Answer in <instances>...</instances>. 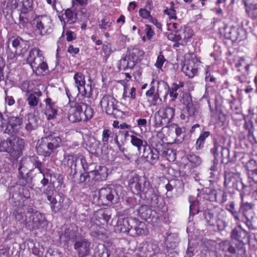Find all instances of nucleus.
<instances>
[{"label": "nucleus", "mask_w": 257, "mask_h": 257, "mask_svg": "<svg viewBox=\"0 0 257 257\" xmlns=\"http://www.w3.org/2000/svg\"><path fill=\"white\" fill-rule=\"evenodd\" d=\"M163 143L162 140H160L158 137H152L149 140L150 146H148V147H151L152 149L159 153V154L162 152V154L165 155V153H166L167 155H169V157L167 159L170 161H173L176 158L175 152L171 149H167V151H165Z\"/></svg>", "instance_id": "12"}, {"label": "nucleus", "mask_w": 257, "mask_h": 257, "mask_svg": "<svg viewBox=\"0 0 257 257\" xmlns=\"http://www.w3.org/2000/svg\"><path fill=\"white\" fill-rule=\"evenodd\" d=\"M94 178L98 181L105 180L107 176V169L105 166H96L93 174Z\"/></svg>", "instance_id": "31"}, {"label": "nucleus", "mask_w": 257, "mask_h": 257, "mask_svg": "<svg viewBox=\"0 0 257 257\" xmlns=\"http://www.w3.org/2000/svg\"><path fill=\"white\" fill-rule=\"evenodd\" d=\"M44 138L54 152L62 145L61 137L55 133L51 132Z\"/></svg>", "instance_id": "26"}, {"label": "nucleus", "mask_w": 257, "mask_h": 257, "mask_svg": "<svg viewBox=\"0 0 257 257\" xmlns=\"http://www.w3.org/2000/svg\"><path fill=\"white\" fill-rule=\"evenodd\" d=\"M111 134L112 133L109 130L104 129L103 131L102 135V140L104 145L107 144L108 143L109 139V138L111 137Z\"/></svg>", "instance_id": "62"}, {"label": "nucleus", "mask_w": 257, "mask_h": 257, "mask_svg": "<svg viewBox=\"0 0 257 257\" xmlns=\"http://www.w3.org/2000/svg\"><path fill=\"white\" fill-rule=\"evenodd\" d=\"M155 119V126L156 127H161L163 125H166L168 123H165V120L163 119L159 112L158 111L155 113L154 115Z\"/></svg>", "instance_id": "55"}, {"label": "nucleus", "mask_w": 257, "mask_h": 257, "mask_svg": "<svg viewBox=\"0 0 257 257\" xmlns=\"http://www.w3.org/2000/svg\"><path fill=\"white\" fill-rule=\"evenodd\" d=\"M145 248H146L150 257H153L155 253L158 251V246L153 243H148L146 246H145Z\"/></svg>", "instance_id": "54"}, {"label": "nucleus", "mask_w": 257, "mask_h": 257, "mask_svg": "<svg viewBox=\"0 0 257 257\" xmlns=\"http://www.w3.org/2000/svg\"><path fill=\"white\" fill-rule=\"evenodd\" d=\"M12 45L18 52V55H24L29 48V42L24 40L19 37L14 38L12 40Z\"/></svg>", "instance_id": "25"}, {"label": "nucleus", "mask_w": 257, "mask_h": 257, "mask_svg": "<svg viewBox=\"0 0 257 257\" xmlns=\"http://www.w3.org/2000/svg\"><path fill=\"white\" fill-rule=\"evenodd\" d=\"M57 195H55L51 200H49L50 207L53 212L56 213L63 211L62 208L60 204Z\"/></svg>", "instance_id": "43"}, {"label": "nucleus", "mask_w": 257, "mask_h": 257, "mask_svg": "<svg viewBox=\"0 0 257 257\" xmlns=\"http://www.w3.org/2000/svg\"><path fill=\"white\" fill-rule=\"evenodd\" d=\"M30 215L26 217L24 225L30 230H36L45 228L47 226V221L45 215L39 211H34L32 208L27 211Z\"/></svg>", "instance_id": "6"}, {"label": "nucleus", "mask_w": 257, "mask_h": 257, "mask_svg": "<svg viewBox=\"0 0 257 257\" xmlns=\"http://www.w3.org/2000/svg\"><path fill=\"white\" fill-rule=\"evenodd\" d=\"M193 31L189 27L183 26L175 31V34L170 33L167 38L171 41H182V44L186 45L188 41L193 36Z\"/></svg>", "instance_id": "11"}, {"label": "nucleus", "mask_w": 257, "mask_h": 257, "mask_svg": "<svg viewBox=\"0 0 257 257\" xmlns=\"http://www.w3.org/2000/svg\"><path fill=\"white\" fill-rule=\"evenodd\" d=\"M166 244L168 247L174 248L176 247L179 241V239L177 235L175 234H170L166 238Z\"/></svg>", "instance_id": "47"}, {"label": "nucleus", "mask_w": 257, "mask_h": 257, "mask_svg": "<svg viewBox=\"0 0 257 257\" xmlns=\"http://www.w3.org/2000/svg\"><path fill=\"white\" fill-rule=\"evenodd\" d=\"M144 55V52L142 50L137 47H134L128 56L132 61L135 63V65H136L137 63L142 60Z\"/></svg>", "instance_id": "37"}, {"label": "nucleus", "mask_w": 257, "mask_h": 257, "mask_svg": "<svg viewBox=\"0 0 257 257\" xmlns=\"http://www.w3.org/2000/svg\"><path fill=\"white\" fill-rule=\"evenodd\" d=\"M175 131L176 135V138L175 139L176 141L178 143H181L183 141L185 137L184 132L183 131V129L177 125H176Z\"/></svg>", "instance_id": "57"}, {"label": "nucleus", "mask_w": 257, "mask_h": 257, "mask_svg": "<svg viewBox=\"0 0 257 257\" xmlns=\"http://www.w3.org/2000/svg\"><path fill=\"white\" fill-rule=\"evenodd\" d=\"M139 215L146 221H151L156 212L153 211L147 205H143L138 209Z\"/></svg>", "instance_id": "30"}, {"label": "nucleus", "mask_w": 257, "mask_h": 257, "mask_svg": "<svg viewBox=\"0 0 257 257\" xmlns=\"http://www.w3.org/2000/svg\"><path fill=\"white\" fill-rule=\"evenodd\" d=\"M13 206L17 207L14 212L13 215L17 221L24 225V220L27 216L25 215L24 204L22 206L15 205V203H12Z\"/></svg>", "instance_id": "33"}, {"label": "nucleus", "mask_w": 257, "mask_h": 257, "mask_svg": "<svg viewBox=\"0 0 257 257\" xmlns=\"http://www.w3.org/2000/svg\"><path fill=\"white\" fill-rule=\"evenodd\" d=\"M99 146L100 142L96 141L94 138L89 140L88 146L91 154L98 155L100 150Z\"/></svg>", "instance_id": "46"}, {"label": "nucleus", "mask_w": 257, "mask_h": 257, "mask_svg": "<svg viewBox=\"0 0 257 257\" xmlns=\"http://www.w3.org/2000/svg\"><path fill=\"white\" fill-rule=\"evenodd\" d=\"M210 135L209 131H205L201 133L196 141L195 144V148L197 150H199L203 148L205 141Z\"/></svg>", "instance_id": "44"}, {"label": "nucleus", "mask_w": 257, "mask_h": 257, "mask_svg": "<svg viewBox=\"0 0 257 257\" xmlns=\"http://www.w3.org/2000/svg\"><path fill=\"white\" fill-rule=\"evenodd\" d=\"M203 217L208 225L214 226L216 220L214 215L213 211L206 209L203 212Z\"/></svg>", "instance_id": "38"}, {"label": "nucleus", "mask_w": 257, "mask_h": 257, "mask_svg": "<svg viewBox=\"0 0 257 257\" xmlns=\"http://www.w3.org/2000/svg\"><path fill=\"white\" fill-rule=\"evenodd\" d=\"M27 178L29 179L30 184L31 185V188L39 182L44 186L49 184V183L51 182V174L49 173H44L43 170L31 169L27 173Z\"/></svg>", "instance_id": "9"}, {"label": "nucleus", "mask_w": 257, "mask_h": 257, "mask_svg": "<svg viewBox=\"0 0 257 257\" xmlns=\"http://www.w3.org/2000/svg\"><path fill=\"white\" fill-rule=\"evenodd\" d=\"M221 147H222L220 145L217 139L214 138L213 139V147L210 149V152L213 157H219L218 151L220 149H221Z\"/></svg>", "instance_id": "53"}, {"label": "nucleus", "mask_w": 257, "mask_h": 257, "mask_svg": "<svg viewBox=\"0 0 257 257\" xmlns=\"http://www.w3.org/2000/svg\"><path fill=\"white\" fill-rule=\"evenodd\" d=\"M23 123V119L20 116H11L8 118V124L5 130V133L11 136H14L18 133Z\"/></svg>", "instance_id": "16"}, {"label": "nucleus", "mask_w": 257, "mask_h": 257, "mask_svg": "<svg viewBox=\"0 0 257 257\" xmlns=\"http://www.w3.org/2000/svg\"><path fill=\"white\" fill-rule=\"evenodd\" d=\"M238 248L237 244L227 239L221 241L219 244L220 250L230 254H225L224 257H246V250H243V252L241 253L238 252Z\"/></svg>", "instance_id": "10"}, {"label": "nucleus", "mask_w": 257, "mask_h": 257, "mask_svg": "<svg viewBox=\"0 0 257 257\" xmlns=\"http://www.w3.org/2000/svg\"><path fill=\"white\" fill-rule=\"evenodd\" d=\"M39 98L35 94L31 93L28 95L27 101L30 106L33 107L37 105L39 102Z\"/></svg>", "instance_id": "60"}, {"label": "nucleus", "mask_w": 257, "mask_h": 257, "mask_svg": "<svg viewBox=\"0 0 257 257\" xmlns=\"http://www.w3.org/2000/svg\"><path fill=\"white\" fill-rule=\"evenodd\" d=\"M254 204L242 200L240 211L242 213L241 221L249 231H257V216L253 211Z\"/></svg>", "instance_id": "5"}, {"label": "nucleus", "mask_w": 257, "mask_h": 257, "mask_svg": "<svg viewBox=\"0 0 257 257\" xmlns=\"http://www.w3.org/2000/svg\"><path fill=\"white\" fill-rule=\"evenodd\" d=\"M78 161H79V158L76 159L70 158L67 159V165L69 166L70 169H71L70 174L72 175L73 177H74V176L77 174L76 167L77 163Z\"/></svg>", "instance_id": "51"}, {"label": "nucleus", "mask_w": 257, "mask_h": 257, "mask_svg": "<svg viewBox=\"0 0 257 257\" xmlns=\"http://www.w3.org/2000/svg\"><path fill=\"white\" fill-rule=\"evenodd\" d=\"M224 185L226 188L238 191L243 189L244 187L238 175L230 172L225 174Z\"/></svg>", "instance_id": "14"}, {"label": "nucleus", "mask_w": 257, "mask_h": 257, "mask_svg": "<svg viewBox=\"0 0 257 257\" xmlns=\"http://www.w3.org/2000/svg\"><path fill=\"white\" fill-rule=\"evenodd\" d=\"M44 59L41 51L39 48H34L29 52L27 61L34 72L35 68L39 65H40V64L44 61Z\"/></svg>", "instance_id": "17"}, {"label": "nucleus", "mask_w": 257, "mask_h": 257, "mask_svg": "<svg viewBox=\"0 0 257 257\" xmlns=\"http://www.w3.org/2000/svg\"><path fill=\"white\" fill-rule=\"evenodd\" d=\"M57 198L60 202V204L63 210H67L70 205V200L62 193H59Z\"/></svg>", "instance_id": "48"}, {"label": "nucleus", "mask_w": 257, "mask_h": 257, "mask_svg": "<svg viewBox=\"0 0 257 257\" xmlns=\"http://www.w3.org/2000/svg\"><path fill=\"white\" fill-rule=\"evenodd\" d=\"M130 137L131 139V144L137 149L140 155H141L142 152L146 148L148 147L147 142L144 140L142 137L140 136L131 135Z\"/></svg>", "instance_id": "28"}, {"label": "nucleus", "mask_w": 257, "mask_h": 257, "mask_svg": "<svg viewBox=\"0 0 257 257\" xmlns=\"http://www.w3.org/2000/svg\"><path fill=\"white\" fill-rule=\"evenodd\" d=\"M230 238L238 245V251L242 253L243 250H246L245 245L249 244L251 235L250 232L247 231L242 227L240 223H237V225L230 232Z\"/></svg>", "instance_id": "7"}, {"label": "nucleus", "mask_w": 257, "mask_h": 257, "mask_svg": "<svg viewBox=\"0 0 257 257\" xmlns=\"http://www.w3.org/2000/svg\"><path fill=\"white\" fill-rule=\"evenodd\" d=\"M181 102L184 105V113L187 114V116H194L197 111L196 106L194 104L192 96L189 93H184L180 99Z\"/></svg>", "instance_id": "18"}, {"label": "nucleus", "mask_w": 257, "mask_h": 257, "mask_svg": "<svg viewBox=\"0 0 257 257\" xmlns=\"http://www.w3.org/2000/svg\"><path fill=\"white\" fill-rule=\"evenodd\" d=\"M81 106V103H76L72 102L70 103V109L69 110V114L68 116L69 120L72 122L84 121V118L82 116V113L79 107Z\"/></svg>", "instance_id": "20"}, {"label": "nucleus", "mask_w": 257, "mask_h": 257, "mask_svg": "<svg viewBox=\"0 0 257 257\" xmlns=\"http://www.w3.org/2000/svg\"><path fill=\"white\" fill-rule=\"evenodd\" d=\"M221 155L222 163H223L224 161L228 163L234 161V152H232V156H231L229 149L226 147H221Z\"/></svg>", "instance_id": "42"}, {"label": "nucleus", "mask_w": 257, "mask_h": 257, "mask_svg": "<svg viewBox=\"0 0 257 257\" xmlns=\"http://www.w3.org/2000/svg\"><path fill=\"white\" fill-rule=\"evenodd\" d=\"M128 185L134 193L139 194L141 198L147 200L152 206L160 207L161 197L146 177L135 174L131 176Z\"/></svg>", "instance_id": "1"}, {"label": "nucleus", "mask_w": 257, "mask_h": 257, "mask_svg": "<svg viewBox=\"0 0 257 257\" xmlns=\"http://www.w3.org/2000/svg\"><path fill=\"white\" fill-rule=\"evenodd\" d=\"M81 106L79 109L81 110H84V113H82V116L84 118V121H86L91 118L93 115V110L90 106L84 102H80Z\"/></svg>", "instance_id": "40"}, {"label": "nucleus", "mask_w": 257, "mask_h": 257, "mask_svg": "<svg viewBox=\"0 0 257 257\" xmlns=\"http://www.w3.org/2000/svg\"><path fill=\"white\" fill-rule=\"evenodd\" d=\"M121 190L120 186L109 185L101 188L98 191V196L95 197L98 203L105 205L116 203L121 195Z\"/></svg>", "instance_id": "4"}, {"label": "nucleus", "mask_w": 257, "mask_h": 257, "mask_svg": "<svg viewBox=\"0 0 257 257\" xmlns=\"http://www.w3.org/2000/svg\"><path fill=\"white\" fill-rule=\"evenodd\" d=\"M33 24L36 25L41 35L50 33L53 26L51 19L46 15L36 17L33 20Z\"/></svg>", "instance_id": "13"}, {"label": "nucleus", "mask_w": 257, "mask_h": 257, "mask_svg": "<svg viewBox=\"0 0 257 257\" xmlns=\"http://www.w3.org/2000/svg\"><path fill=\"white\" fill-rule=\"evenodd\" d=\"M245 168L247 171V172H251L254 170L256 169L257 163L256 161L253 159L249 160L245 165Z\"/></svg>", "instance_id": "61"}, {"label": "nucleus", "mask_w": 257, "mask_h": 257, "mask_svg": "<svg viewBox=\"0 0 257 257\" xmlns=\"http://www.w3.org/2000/svg\"><path fill=\"white\" fill-rule=\"evenodd\" d=\"M21 163L19 166L18 180L17 184L10 188V201L15 205L22 206L24 204L25 199L30 197V192L26 187L28 183L30 184L29 179L27 178V174L25 175L26 170L23 167Z\"/></svg>", "instance_id": "2"}, {"label": "nucleus", "mask_w": 257, "mask_h": 257, "mask_svg": "<svg viewBox=\"0 0 257 257\" xmlns=\"http://www.w3.org/2000/svg\"><path fill=\"white\" fill-rule=\"evenodd\" d=\"M54 192L53 188L49 186L44 189L43 193L46 195L47 199L49 200L54 196Z\"/></svg>", "instance_id": "63"}, {"label": "nucleus", "mask_w": 257, "mask_h": 257, "mask_svg": "<svg viewBox=\"0 0 257 257\" xmlns=\"http://www.w3.org/2000/svg\"><path fill=\"white\" fill-rule=\"evenodd\" d=\"M65 238L64 241L67 242L69 240H72L75 242L79 237H78L76 232L70 228H67L65 230L64 232L60 236V238L62 239Z\"/></svg>", "instance_id": "39"}, {"label": "nucleus", "mask_w": 257, "mask_h": 257, "mask_svg": "<svg viewBox=\"0 0 257 257\" xmlns=\"http://www.w3.org/2000/svg\"><path fill=\"white\" fill-rule=\"evenodd\" d=\"M226 209L231 213L236 221H240L239 214L235 208V204L233 202H231L227 204Z\"/></svg>", "instance_id": "52"}, {"label": "nucleus", "mask_w": 257, "mask_h": 257, "mask_svg": "<svg viewBox=\"0 0 257 257\" xmlns=\"http://www.w3.org/2000/svg\"><path fill=\"white\" fill-rule=\"evenodd\" d=\"M36 149L38 155L45 157H49L55 152L44 137L38 141Z\"/></svg>", "instance_id": "22"}, {"label": "nucleus", "mask_w": 257, "mask_h": 257, "mask_svg": "<svg viewBox=\"0 0 257 257\" xmlns=\"http://www.w3.org/2000/svg\"><path fill=\"white\" fill-rule=\"evenodd\" d=\"M119 68L123 70L132 69L135 66V63L132 61L129 56H125L119 61Z\"/></svg>", "instance_id": "41"}, {"label": "nucleus", "mask_w": 257, "mask_h": 257, "mask_svg": "<svg viewBox=\"0 0 257 257\" xmlns=\"http://www.w3.org/2000/svg\"><path fill=\"white\" fill-rule=\"evenodd\" d=\"M90 241L84 237H79L74 244V248L78 257H84L90 253Z\"/></svg>", "instance_id": "15"}, {"label": "nucleus", "mask_w": 257, "mask_h": 257, "mask_svg": "<svg viewBox=\"0 0 257 257\" xmlns=\"http://www.w3.org/2000/svg\"><path fill=\"white\" fill-rule=\"evenodd\" d=\"M48 69L47 64L43 61V62L40 64L36 68H35V71L36 74L38 75H44L43 73Z\"/></svg>", "instance_id": "58"}, {"label": "nucleus", "mask_w": 257, "mask_h": 257, "mask_svg": "<svg viewBox=\"0 0 257 257\" xmlns=\"http://www.w3.org/2000/svg\"><path fill=\"white\" fill-rule=\"evenodd\" d=\"M39 120L38 118L34 115H30L28 118V123L26 125V129L28 131L35 130L38 126Z\"/></svg>", "instance_id": "45"}, {"label": "nucleus", "mask_w": 257, "mask_h": 257, "mask_svg": "<svg viewBox=\"0 0 257 257\" xmlns=\"http://www.w3.org/2000/svg\"><path fill=\"white\" fill-rule=\"evenodd\" d=\"M135 225L132 226V232L134 235H141L146 233V224L145 222L140 221L135 218Z\"/></svg>", "instance_id": "34"}, {"label": "nucleus", "mask_w": 257, "mask_h": 257, "mask_svg": "<svg viewBox=\"0 0 257 257\" xmlns=\"http://www.w3.org/2000/svg\"><path fill=\"white\" fill-rule=\"evenodd\" d=\"M165 87H168L167 92L166 93L165 97H166L168 94H169L170 96L172 97V101H174L178 96V93L177 92L178 90L183 87L184 86L183 82H180V84H177L176 83H173L171 87L170 88L167 84H164Z\"/></svg>", "instance_id": "32"}, {"label": "nucleus", "mask_w": 257, "mask_h": 257, "mask_svg": "<svg viewBox=\"0 0 257 257\" xmlns=\"http://www.w3.org/2000/svg\"><path fill=\"white\" fill-rule=\"evenodd\" d=\"M25 141L19 137L7 139L0 142V152L8 153L14 159L22 156L25 149Z\"/></svg>", "instance_id": "3"}, {"label": "nucleus", "mask_w": 257, "mask_h": 257, "mask_svg": "<svg viewBox=\"0 0 257 257\" xmlns=\"http://www.w3.org/2000/svg\"><path fill=\"white\" fill-rule=\"evenodd\" d=\"M57 113V110L55 108H53V106L50 105L49 107L46 108L45 114L47 115L48 119H54Z\"/></svg>", "instance_id": "59"}, {"label": "nucleus", "mask_w": 257, "mask_h": 257, "mask_svg": "<svg viewBox=\"0 0 257 257\" xmlns=\"http://www.w3.org/2000/svg\"><path fill=\"white\" fill-rule=\"evenodd\" d=\"M62 12V15L59 16V18L61 22H63V28L66 25V24H73L75 23L77 19V14L75 12L73 7L71 9H67L64 11L63 13Z\"/></svg>", "instance_id": "24"}, {"label": "nucleus", "mask_w": 257, "mask_h": 257, "mask_svg": "<svg viewBox=\"0 0 257 257\" xmlns=\"http://www.w3.org/2000/svg\"><path fill=\"white\" fill-rule=\"evenodd\" d=\"M224 35L226 39H230L233 41L238 39L237 30L234 27H225L224 28Z\"/></svg>", "instance_id": "36"}, {"label": "nucleus", "mask_w": 257, "mask_h": 257, "mask_svg": "<svg viewBox=\"0 0 257 257\" xmlns=\"http://www.w3.org/2000/svg\"><path fill=\"white\" fill-rule=\"evenodd\" d=\"M135 217L120 218L118 220L117 224L115 226V231L123 233L132 231V226L135 225Z\"/></svg>", "instance_id": "19"}, {"label": "nucleus", "mask_w": 257, "mask_h": 257, "mask_svg": "<svg viewBox=\"0 0 257 257\" xmlns=\"http://www.w3.org/2000/svg\"><path fill=\"white\" fill-rule=\"evenodd\" d=\"M142 157L150 164H154L159 159V153L156 152L151 147L146 148L142 153Z\"/></svg>", "instance_id": "29"}, {"label": "nucleus", "mask_w": 257, "mask_h": 257, "mask_svg": "<svg viewBox=\"0 0 257 257\" xmlns=\"http://www.w3.org/2000/svg\"><path fill=\"white\" fill-rule=\"evenodd\" d=\"M29 162L33 164L35 166V169L38 170H42V163L39 160L38 157L35 156L22 158L19 163V166H20L22 163L23 166L22 167H24V169L27 170L28 165Z\"/></svg>", "instance_id": "27"}, {"label": "nucleus", "mask_w": 257, "mask_h": 257, "mask_svg": "<svg viewBox=\"0 0 257 257\" xmlns=\"http://www.w3.org/2000/svg\"><path fill=\"white\" fill-rule=\"evenodd\" d=\"M136 256L137 257H150L144 246L139 248L136 253Z\"/></svg>", "instance_id": "64"}, {"label": "nucleus", "mask_w": 257, "mask_h": 257, "mask_svg": "<svg viewBox=\"0 0 257 257\" xmlns=\"http://www.w3.org/2000/svg\"><path fill=\"white\" fill-rule=\"evenodd\" d=\"M117 100L109 95H105L102 98L100 104L106 114L115 118L121 117L123 112L118 109Z\"/></svg>", "instance_id": "8"}, {"label": "nucleus", "mask_w": 257, "mask_h": 257, "mask_svg": "<svg viewBox=\"0 0 257 257\" xmlns=\"http://www.w3.org/2000/svg\"><path fill=\"white\" fill-rule=\"evenodd\" d=\"M18 2L16 0H6L4 6L6 5L5 10L6 11L7 14L11 13L14 10L18 7Z\"/></svg>", "instance_id": "49"}, {"label": "nucleus", "mask_w": 257, "mask_h": 257, "mask_svg": "<svg viewBox=\"0 0 257 257\" xmlns=\"http://www.w3.org/2000/svg\"><path fill=\"white\" fill-rule=\"evenodd\" d=\"M186 157L193 167H197L201 164V158L195 154H189Z\"/></svg>", "instance_id": "50"}, {"label": "nucleus", "mask_w": 257, "mask_h": 257, "mask_svg": "<svg viewBox=\"0 0 257 257\" xmlns=\"http://www.w3.org/2000/svg\"><path fill=\"white\" fill-rule=\"evenodd\" d=\"M84 79L85 77L84 75L80 72L76 73L74 76V79L75 80L79 92L83 96H86L87 95H89L90 93L88 92V89L90 90L91 88L90 86H89V85L87 86V88L85 87Z\"/></svg>", "instance_id": "23"}, {"label": "nucleus", "mask_w": 257, "mask_h": 257, "mask_svg": "<svg viewBox=\"0 0 257 257\" xmlns=\"http://www.w3.org/2000/svg\"><path fill=\"white\" fill-rule=\"evenodd\" d=\"M244 128L248 130V136L249 138H252L255 140V138L253 136V122L251 120L246 121L244 123Z\"/></svg>", "instance_id": "56"}, {"label": "nucleus", "mask_w": 257, "mask_h": 257, "mask_svg": "<svg viewBox=\"0 0 257 257\" xmlns=\"http://www.w3.org/2000/svg\"><path fill=\"white\" fill-rule=\"evenodd\" d=\"M195 59H190L186 60L182 67V71L189 78H193L198 72V66Z\"/></svg>", "instance_id": "21"}, {"label": "nucleus", "mask_w": 257, "mask_h": 257, "mask_svg": "<svg viewBox=\"0 0 257 257\" xmlns=\"http://www.w3.org/2000/svg\"><path fill=\"white\" fill-rule=\"evenodd\" d=\"M158 111L161 114L163 119L165 120L164 122L168 124L174 116L175 108L171 107H166Z\"/></svg>", "instance_id": "35"}]
</instances>
